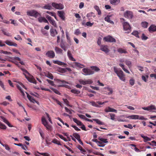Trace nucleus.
<instances>
[{"label":"nucleus","instance_id":"1","mask_svg":"<svg viewBox=\"0 0 156 156\" xmlns=\"http://www.w3.org/2000/svg\"><path fill=\"white\" fill-rule=\"evenodd\" d=\"M114 71L120 80L123 81H125V75L122 70H118L116 67H114Z\"/></svg>","mask_w":156,"mask_h":156},{"label":"nucleus","instance_id":"2","mask_svg":"<svg viewBox=\"0 0 156 156\" xmlns=\"http://www.w3.org/2000/svg\"><path fill=\"white\" fill-rule=\"evenodd\" d=\"M18 66L19 68H20V69L23 71V74L24 75L25 77L27 79V80L30 82L33 83H36V82L33 79L30 78L27 76L26 74H27L29 75H30V74L29 73L26 69H24L22 68L21 67V66L19 64L17 65Z\"/></svg>","mask_w":156,"mask_h":156},{"label":"nucleus","instance_id":"3","mask_svg":"<svg viewBox=\"0 0 156 156\" xmlns=\"http://www.w3.org/2000/svg\"><path fill=\"white\" fill-rule=\"evenodd\" d=\"M42 123L46 128V129L48 130L51 131L52 130V126L49 125L47 121L44 117H43L41 118Z\"/></svg>","mask_w":156,"mask_h":156},{"label":"nucleus","instance_id":"4","mask_svg":"<svg viewBox=\"0 0 156 156\" xmlns=\"http://www.w3.org/2000/svg\"><path fill=\"white\" fill-rule=\"evenodd\" d=\"M27 15L29 16H33L37 18L38 15H41L38 12L34 10L28 11L27 12Z\"/></svg>","mask_w":156,"mask_h":156},{"label":"nucleus","instance_id":"5","mask_svg":"<svg viewBox=\"0 0 156 156\" xmlns=\"http://www.w3.org/2000/svg\"><path fill=\"white\" fill-rule=\"evenodd\" d=\"M123 26L124 30L127 31L126 32L127 33H129L131 31V27L129 23L127 22H124L123 23Z\"/></svg>","mask_w":156,"mask_h":156},{"label":"nucleus","instance_id":"6","mask_svg":"<svg viewBox=\"0 0 156 156\" xmlns=\"http://www.w3.org/2000/svg\"><path fill=\"white\" fill-rule=\"evenodd\" d=\"M123 15L125 17L129 19H132L133 16V12L129 10H127L125 12Z\"/></svg>","mask_w":156,"mask_h":156},{"label":"nucleus","instance_id":"7","mask_svg":"<svg viewBox=\"0 0 156 156\" xmlns=\"http://www.w3.org/2000/svg\"><path fill=\"white\" fill-rule=\"evenodd\" d=\"M83 72V74L85 75H92L94 73V72L92 70L87 68H84L82 69Z\"/></svg>","mask_w":156,"mask_h":156},{"label":"nucleus","instance_id":"8","mask_svg":"<svg viewBox=\"0 0 156 156\" xmlns=\"http://www.w3.org/2000/svg\"><path fill=\"white\" fill-rule=\"evenodd\" d=\"M103 40L105 41L113 43L116 42L115 39L112 36L109 35L103 38Z\"/></svg>","mask_w":156,"mask_h":156},{"label":"nucleus","instance_id":"9","mask_svg":"<svg viewBox=\"0 0 156 156\" xmlns=\"http://www.w3.org/2000/svg\"><path fill=\"white\" fill-rule=\"evenodd\" d=\"M52 6L57 9H62L64 8V5L61 3L58 4L55 2L52 3Z\"/></svg>","mask_w":156,"mask_h":156},{"label":"nucleus","instance_id":"10","mask_svg":"<svg viewBox=\"0 0 156 156\" xmlns=\"http://www.w3.org/2000/svg\"><path fill=\"white\" fill-rule=\"evenodd\" d=\"M79 82L80 84H82L83 85L91 84L93 82V81L90 79H88L87 80H83L82 79H80L79 80Z\"/></svg>","mask_w":156,"mask_h":156},{"label":"nucleus","instance_id":"11","mask_svg":"<svg viewBox=\"0 0 156 156\" xmlns=\"http://www.w3.org/2000/svg\"><path fill=\"white\" fill-rule=\"evenodd\" d=\"M89 103L92 106L97 108H99L101 107L99 105H103L104 103V102H101L100 101H97L95 102L94 101H90Z\"/></svg>","mask_w":156,"mask_h":156},{"label":"nucleus","instance_id":"12","mask_svg":"<svg viewBox=\"0 0 156 156\" xmlns=\"http://www.w3.org/2000/svg\"><path fill=\"white\" fill-rule=\"evenodd\" d=\"M54 80L56 81L58 83L62 84L58 85V86L59 87H66L67 85L65 84L68 83L67 82L64 80H60L58 79H55Z\"/></svg>","mask_w":156,"mask_h":156},{"label":"nucleus","instance_id":"13","mask_svg":"<svg viewBox=\"0 0 156 156\" xmlns=\"http://www.w3.org/2000/svg\"><path fill=\"white\" fill-rule=\"evenodd\" d=\"M48 57L50 58H53L55 56V53L54 51L52 50H50L48 51L45 54Z\"/></svg>","mask_w":156,"mask_h":156},{"label":"nucleus","instance_id":"14","mask_svg":"<svg viewBox=\"0 0 156 156\" xmlns=\"http://www.w3.org/2000/svg\"><path fill=\"white\" fill-rule=\"evenodd\" d=\"M46 18L48 19L50 23L54 26L56 27V24L55 21L49 16L48 15L46 16Z\"/></svg>","mask_w":156,"mask_h":156},{"label":"nucleus","instance_id":"15","mask_svg":"<svg viewBox=\"0 0 156 156\" xmlns=\"http://www.w3.org/2000/svg\"><path fill=\"white\" fill-rule=\"evenodd\" d=\"M67 71L71 72L72 71L71 69L69 68H60L59 69L58 71L61 73H65Z\"/></svg>","mask_w":156,"mask_h":156},{"label":"nucleus","instance_id":"16","mask_svg":"<svg viewBox=\"0 0 156 156\" xmlns=\"http://www.w3.org/2000/svg\"><path fill=\"white\" fill-rule=\"evenodd\" d=\"M100 49L106 53H108L109 51V50L108 48V46L107 45H102L100 47Z\"/></svg>","mask_w":156,"mask_h":156},{"label":"nucleus","instance_id":"17","mask_svg":"<svg viewBox=\"0 0 156 156\" xmlns=\"http://www.w3.org/2000/svg\"><path fill=\"white\" fill-rule=\"evenodd\" d=\"M53 62L54 63L57 64L60 66H67V64L63 62L58 61V60H53Z\"/></svg>","mask_w":156,"mask_h":156},{"label":"nucleus","instance_id":"18","mask_svg":"<svg viewBox=\"0 0 156 156\" xmlns=\"http://www.w3.org/2000/svg\"><path fill=\"white\" fill-rule=\"evenodd\" d=\"M58 14V15L59 17L62 20H64L65 19V17L64 16L65 13L63 11H58L57 12Z\"/></svg>","mask_w":156,"mask_h":156},{"label":"nucleus","instance_id":"19","mask_svg":"<svg viewBox=\"0 0 156 156\" xmlns=\"http://www.w3.org/2000/svg\"><path fill=\"white\" fill-rule=\"evenodd\" d=\"M105 111L106 112H113L115 113H117V111L114 109L110 108L109 107H108L105 108Z\"/></svg>","mask_w":156,"mask_h":156},{"label":"nucleus","instance_id":"20","mask_svg":"<svg viewBox=\"0 0 156 156\" xmlns=\"http://www.w3.org/2000/svg\"><path fill=\"white\" fill-rule=\"evenodd\" d=\"M5 43L9 46H14L16 47L17 46V44L16 43H13L9 40L6 41L5 42Z\"/></svg>","mask_w":156,"mask_h":156},{"label":"nucleus","instance_id":"21","mask_svg":"<svg viewBox=\"0 0 156 156\" xmlns=\"http://www.w3.org/2000/svg\"><path fill=\"white\" fill-rule=\"evenodd\" d=\"M38 21L40 23H42L44 22L45 23H48V22L47 19L44 17H40L38 18Z\"/></svg>","mask_w":156,"mask_h":156},{"label":"nucleus","instance_id":"22","mask_svg":"<svg viewBox=\"0 0 156 156\" xmlns=\"http://www.w3.org/2000/svg\"><path fill=\"white\" fill-rule=\"evenodd\" d=\"M50 34L51 36L55 37L58 34V32L56 29H51L50 30Z\"/></svg>","mask_w":156,"mask_h":156},{"label":"nucleus","instance_id":"23","mask_svg":"<svg viewBox=\"0 0 156 156\" xmlns=\"http://www.w3.org/2000/svg\"><path fill=\"white\" fill-rule=\"evenodd\" d=\"M105 90H106L107 91H108L107 92H104V94H107L110 95L112 94L113 92V90L111 88L109 87H105L104 88Z\"/></svg>","mask_w":156,"mask_h":156},{"label":"nucleus","instance_id":"24","mask_svg":"<svg viewBox=\"0 0 156 156\" xmlns=\"http://www.w3.org/2000/svg\"><path fill=\"white\" fill-rule=\"evenodd\" d=\"M67 56L70 60L73 61H76V59L73 58L70 51L69 50L67 51Z\"/></svg>","mask_w":156,"mask_h":156},{"label":"nucleus","instance_id":"25","mask_svg":"<svg viewBox=\"0 0 156 156\" xmlns=\"http://www.w3.org/2000/svg\"><path fill=\"white\" fill-rule=\"evenodd\" d=\"M148 30L150 32L156 31V26L151 25L148 28Z\"/></svg>","mask_w":156,"mask_h":156},{"label":"nucleus","instance_id":"26","mask_svg":"<svg viewBox=\"0 0 156 156\" xmlns=\"http://www.w3.org/2000/svg\"><path fill=\"white\" fill-rule=\"evenodd\" d=\"M95 16V14L93 12L88 13L87 15V17L88 18L89 20H91V17H93L94 18Z\"/></svg>","mask_w":156,"mask_h":156},{"label":"nucleus","instance_id":"27","mask_svg":"<svg viewBox=\"0 0 156 156\" xmlns=\"http://www.w3.org/2000/svg\"><path fill=\"white\" fill-rule=\"evenodd\" d=\"M139 115H133L129 116L126 117L127 118L133 119H138Z\"/></svg>","mask_w":156,"mask_h":156},{"label":"nucleus","instance_id":"28","mask_svg":"<svg viewBox=\"0 0 156 156\" xmlns=\"http://www.w3.org/2000/svg\"><path fill=\"white\" fill-rule=\"evenodd\" d=\"M117 51L120 54L127 53V52L126 49H123L122 48H118L117 49Z\"/></svg>","mask_w":156,"mask_h":156},{"label":"nucleus","instance_id":"29","mask_svg":"<svg viewBox=\"0 0 156 156\" xmlns=\"http://www.w3.org/2000/svg\"><path fill=\"white\" fill-rule=\"evenodd\" d=\"M55 51L57 54H62V50L58 47H55Z\"/></svg>","mask_w":156,"mask_h":156},{"label":"nucleus","instance_id":"30","mask_svg":"<svg viewBox=\"0 0 156 156\" xmlns=\"http://www.w3.org/2000/svg\"><path fill=\"white\" fill-rule=\"evenodd\" d=\"M120 2V0H110V3L113 5L118 4Z\"/></svg>","mask_w":156,"mask_h":156},{"label":"nucleus","instance_id":"31","mask_svg":"<svg viewBox=\"0 0 156 156\" xmlns=\"http://www.w3.org/2000/svg\"><path fill=\"white\" fill-rule=\"evenodd\" d=\"M73 64H74L75 66H77L79 68H81L83 67H85V66L83 64H81L80 63L77 62H75L73 63Z\"/></svg>","mask_w":156,"mask_h":156},{"label":"nucleus","instance_id":"32","mask_svg":"<svg viewBox=\"0 0 156 156\" xmlns=\"http://www.w3.org/2000/svg\"><path fill=\"white\" fill-rule=\"evenodd\" d=\"M45 76L48 78L52 80L53 79V76L52 74L49 72L46 73H45Z\"/></svg>","mask_w":156,"mask_h":156},{"label":"nucleus","instance_id":"33","mask_svg":"<svg viewBox=\"0 0 156 156\" xmlns=\"http://www.w3.org/2000/svg\"><path fill=\"white\" fill-rule=\"evenodd\" d=\"M141 136L144 139V142H146L147 141H150L151 140V139L150 138L148 137L147 136H144L143 134L141 135Z\"/></svg>","mask_w":156,"mask_h":156},{"label":"nucleus","instance_id":"34","mask_svg":"<svg viewBox=\"0 0 156 156\" xmlns=\"http://www.w3.org/2000/svg\"><path fill=\"white\" fill-rule=\"evenodd\" d=\"M27 97L29 100L30 101L34 103V101L35 100L32 96H30L29 94L27 93Z\"/></svg>","mask_w":156,"mask_h":156},{"label":"nucleus","instance_id":"35","mask_svg":"<svg viewBox=\"0 0 156 156\" xmlns=\"http://www.w3.org/2000/svg\"><path fill=\"white\" fill-rule=\"evenodd\" d=\"M119 66L122 68L123 70L126 73H129L130 72L127 69H126L125 67H124V64H121V63H119Z\"/></svg>","mask_w":156,"mask_h":156},{"label":"nucleus","instance_id":"36","mask_svg":"<svg viewBox=\"0 0 156 156\" xmlns=\"http://www.w3.org/2000/svg\"><path fill=\"white\" fill-rule=\"evenodd\" d=\"M42 8L50 10L52 9V7L50 4H48L45 5L42 7Z\"/></svg>","mask_w":156,"mask_h":156},{"label":"nucleus","instance_id":"37","mask_svg":"<svg viewBox=\"0 0 156 156\" xmlns=\"http://www.w3.org/2000/svg\"><path fill=\"white\" fill-rule=\"evenodd\" d=\"M46 13L50 14L51 16H54L56 20H57V19L56 13L55 12L47 11Z\"/></svg>","mask_w":156,"mask_h":156},{"label":"nucleus","instance_id":"38","mask_svg":"<svg viewBox=\"0 0 156 156\" xmlns=\"http://www.w3.org/2000/svg\"><path fill=\"white\" fill-rule=\"evenodd\" d=\"M73 121L76 123L78 125L80 126L82 125L83 123L80 121L78 120L76 118H73Z\"/></svg>","mask_w":156,"mask_h":156},{"label":"nucleus","instance_id":"39","mask_svg":"<svg viewBox=\"0 0 156 156\" xmlns=\"http://www.w3.org/2000/svg\"><path fill=\"white\" fill-rule=\"evenodd\" d=\"M98 139L100 140L102 142L104 143H108V141L107 140V139H104L103 138L99 137L98 138Z\"/></svg>","mask_w":156,"mask_h":156},{"label":"nucleus","instance_id":"40","mask_svg":"<svg viewBox=\"0 0 156 156\" xmlns=\"http://www.w3.org/2000/svg\"><path fill=\"white\" fill-rule=\"evenodd\" d=\"M95 72H98L100 70V69L97 66H91L90 67Z\"/></svg>","mask_w":156,"mask_h":156},{"label":"nucleus","instance_id":"41","mask_svg":"<svg viewBox=\"0 0 156 156\" xmlns=\"http://www.w3.org/2000/svg\"><path fill=\"white\" fill-rule=\"evenodd\" d=\"M51 142L57 144L58 145H61V144L59 141L58 140L56 139H54L53 140L51 141Z\"/></svg>","mask_w":156,"mask_h":156},{"label":"nucleus","instance_id":"42","mask_svg":"<svg viewBox=\"0 0 156 156\" xmlns=\"http://www.w3.org/2000/svg\"><path fill=\"white\" fill-rule=\"evenodd\" d=\"M93 120L95 121L97 124L99 125H103L104 123L101 121L99 119H93Z\"/></svg>","mask_w":156,"mask_h":156},{"label":"nucleus","instance_id":"43","mask_svg":"<svg viewBox=\"0 0 156 156\" xmlns=\"http://www.w3.org/2000/svg\"><path fill=\"white\" fill-rule=\"evenodd\" d=\"M126 64L127 65L129 68L131 67V62L130 61L128 60H126L125 62Z\"/></svg>","mask_w":156,"mask_h":156},{"label":"nucleus","instance_id":"44","mask_svg":"<svg viewBox=\"0 0 156 156\" xmlns=\"http://www.w3.org/2000/svg\"><path fill=\"white\" fill-rule=\"evenodd\" d=\"M71 92L72 93H73L75 94H79L80 93V91L77 90H76V89H72L71 90Z\"/></svg>","mask_w":156,"mask_h":156},{"label":"nucleus","instance_id":"45","mask_svg":"<svg viewBox=\"0 0 156 156\" xmlns=\"http://www.w3.org/2000/svg\"><path fill=\"white\" fill-rule=\"evenodd\" d=\"M148 107L149 111H151L152 110H156V107L153 105H151Z\"/></svg>","mask_w":156,"mask_h":156},{"label":"nucleus","instance_id":"46","mask_svg":"<svg viewBox=\"0 0 156 156\" xmlns=\"http://www.w3.org/2000/svg\"><path fill=\"white\" fill-rule=\"evenodd\" d=\"M50 88L52 90L53 92H54L55 94H58V95H60L61 94L59 92V91L56 90V89H54L52 87H50Z\"/></svg>","mask_w":156,"mask_h":156},{"label":"nucleus","instance_id":"47","mask_svg":"<svg viewBox=\"0 0 156 156\" xmlns=\"http://www.w3.org/2000/svg\"><path fill=\"white\" fill-rule=\"evenodd\" d=\"M148 23L146 22H142L141 25L142 27L144 28H147V27Z\"/></svg>","mask_w":156,"mask_h":156},{"label":"nucleus","instance_id":"48","mask_svg":"<svg viewBox=\"0 0 156 156\" xmlns=\"http://www.w3.org/2000/svg\"><path fill=\"white\" fill-rule=\"evenodd\" d=\"M105 21H107L110 23H113L112 21L110 20V18L108 16H107L105 18Z\"/></svg>","mask_w":156,"mask_h":156},{"label":"nucleus","instance_id":"49","mask_svg":"<svg viewBox=\"0 0 156 156\" xmlns=\"http://www.w3.org/2000/svg\"><path fill=\"white\" fill-rule=\"evenodd\" d=\"M73 136L77 140L80 138V135L77 133H73Z\"/></svg>","mask_w":156,"mask_h":156},{"label":"nucleus","instance_id":"50","mask_svg":"<svg viewBox=\"0 0 156 156\" xmlns=\"http://www.w3.org/2000/svg\"><path fill=\"white\" fill-rule=\"evenodd\" d=\"M132 34L135 36L136 37H139V33L137 31H134L131 34Z\"/></svg>","mask_w":156,"mask_h":156},{"label":"nucleus","instance_id":"51","mask_svg":"<svg viewBox=\"0 0 156 156\" xmlns=\"http://www.w3.org/2000/svg\"><path fill=\"white\" fill-rule=\"evenodd\" d=\"M129 145L132 146V147H134L135 148H134V149L137 152L140 151V150L138 148L136 147V146L135 145L133 144H130Z\"/></svg>","mask_w":156,"mask_h":156},{"label":"nucleus","instance_id":"52","mask_svg":"<svg viewBox=\"0 0 156 156\" xmlns=\"http://www.w3.org/2000/svg\"><path fill=\"white\" fill-rule=\"evenodd\" d=\"M77 147L80 151H83V152H86L85 150L84 149H83V147L80 145H78L77 146Z\"/></svg>","mask_w":156,"mask_h":156},{"label":"nucleus","instance_id":"53","mask_svg":"<svg viewBox=\"0 0 156 156\" xmlns=\"http://www.w3.org/2000/svg\"><path fill=\"white\" fill-rule=\"evenodd\" d=\"M2 33L4 34V35H6L7 36H10L9 33L8 32L5 31L4 29H2Z\"/></svg>","mask_w":156,"mask_h":156},{"label":"nucleus","instance_id":"54","mask_svg":"<svg viewBox=\"0 0 156 156\" xmlns=\"http://www.w3.org/2000/svg\"><path fill=\"white\" fill-rule=\"evenodd\" d=\"M1 145L3 146V147H5V149L9 151L10 150V148L9 146L7 144H1Z\"/></svg>","mask_w":156,"mask_h":156},{"label":"nucleus","instance_id":"55","mask_svg":"<svg viewBox=\"0 0 156 156\" xmlns=\"http://www.w3.org/2000/svg\"><path fill=\"white\" fill-rule=\"evenodd\" d=\"M39 133L40 135V136H41L42 138L43 139H44V133L42 131L41 129H39Z\"/></svg>","mask_w":156,"mask_h":156},{"label":"nucleus","instance_id":"56","mask_svg":"<svg viewBox=\"0 0 156 156\" xmlns=\"http://www.w3.org/2000/svg\"><path fill=\"white\" fill-rule=\"evenodd\" d=\"M141 38L143 40H146L148 38V37L146 36L144 34H143L141 36Z\"/></svg>","mask_w":156,"mask_h":156},{"label":"nucleus","instance_id":"57","mask_svg":"<svg viewBox=\"0 0 156 156\" xmlns=\"http://www.w3.org/2000/svg\"><path fill=\"white\" fill-rule=\"evenodd\" d=\"M46 80L48 82V83L51 85L54 86L55 85V84L54 83L53 81L51 80L48 79H47Z\"/></svg>","mask_w":156,"mask_h":156},{"label":"nucleus","instance_id":"58","mask_svg":"<svg viewBox=\"0 0 156 156\" xmlns=\"http://www.w3.org/2000/svg\"><path fill=\"white\" fill-rule=\"evenodd\" d=\"M60 46L65 51H66V47L65 45L63 44H60Z\"/></svg>","mask_w":156,"mask_h":156},{"label":"nucleus","instance_id":"59","mask_svg":"<svg viewBox=\"0 0 156 156\" xmlns=\"http://www.w3.org/2000/svg\"><path fill=\"white\" fill-rule=\"evenodd\" d=\"M110 115L111 117V119L113 120H115V115L114 114L111 113L110 114Z\"/></svg>","mask_w":156,"mask_h":156},{"label":"nucleus","instance_id":"60","mask_svg":"<svg viewBox=\"0 0 156 156\" xmlns=\"http://www.w3.org/2000/svg\"><path fill=\"white\" fill-rule=\"evenodd\" d=\"M124 126L125 128H129L130 129H133V127L132 125H131L130 124H129L128 125H124Z\"/></svg>","mask_w":156,"mask_h":156},{"label":"nucleus","instance_id":"61","mask_svg":"<svg viewBox=\"0 0 156 156\" xmlns=\"http://www.w3.org/2000/svg\"><path fill=\"white\" fill-rule=\"evenodd\" d=\"M81 34V32L79 29H78L75 30L74 34L76 35H78Z\"/></svg>","mask_w":156,"mask_h":156},{"label":"nucleus","instance_id":"62","mask_svg":"<svg viewBox=\"0 0 156 156\" xmlns=\"http://www.w3.org/2000/svg\"><path fill=\"white\" fill-rule=\"evenodd\" d=\"M134 80L133 79H131L129 81V84L133 86L134 84Z\"/></svg>","mask_w":156,"mask_h":156},{"label":"nucleus","instance_id":"63","mask_svg":"<svg viewBox=\"0 0 156 156\" xmlns=\"http://www.w3.org/2000/svg\"><path fill=\"white\" fill-rule=\"evenodd\" d=\"M0 128L5 129H6V127L5 125L1 123V124L0 125Z\"/></svg>","mask_w":156,"mask_h":156},{"label":"nucleus","instance_id":"64","mask_svg":"<svg viewBox=\"0 0 156 156\" xmlns=\"http://www.w3.org/2000/svg\"><path fill=\"white\" fill-rule=\"evenodd\" d=\"M94 23H90V22H88L86 23V25L89 27H92L94 24Z\"/></svg>","mask_w":156,"mask_h":156}]
</instances>
